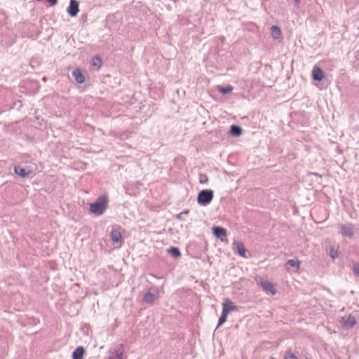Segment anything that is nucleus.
I'll return each mask as SVG.
<instances>
[{"label": "nucleus", "instance_id": "27", "mask_svg": "<svg viewBox=\"0 0 359 359\" xmlns=\"http://www.w3.org/2000/svg\"><path fill=\"white\" fill-rule=\"evenodd\" d=\"M285 359H299L294 353L288 351L285 354Z\"/></svg>", "mask_w": 359, "mask_h": 359}, {"label": "nucleus", "instance_id": "20", "mask_svg": "<svg viewBox=\"0 0 359 359\" xmlns=\"http://www.w3.org/2000/svg\"><path fill=\"white\" fill-rule=\"evenodd\" d=\"M235 250V253H237L241 257L247 258L250 255V253L248 252L247 248H233Z\"/></svg>", "mask_w": 359, "mask_h": 359}, {"label": "nucleus", "instance_id": "13", "mask_svg": "<svg viewBox=\"0 0 359 359\" xmlns=\"http://www.w3.org/2000/svg\"><path fill=\"white\" fill-rule=\"evenodd\" d=\"M72 76L79 83H83L86 81L84 74L79 69H76L72 72Z\"/></svg>", "mask_w": 359, "mask_h": 359}, {"label": "nucleus", "instance_id": "5", "mask_svg": "<svg viewBox=\"0 0 359 359\" xmlns=\"http://www.w3.org/2000/svg\"><path fill=\"white\" fill-rule=\"evenodd\" d=\"M159 298L158 294V288H151L146 292L144 295L142 301L144 303L147 304L149 305H153L154 302Z\"/></svg>", "mask_w": 359, "mask_h": 359}, {"label": "nucleus", "instance_id": "21", "mask_svg": "<svg viewBox=\"0 0 359 359\" xmlns=\"http://www.w3.org/2000/svg\"><path fill=\"white\" fill-rule=\"evenodd\" d=\"M168 253L174 258H178L181 256L179 248H168L167 250Z\"/></svg>", "mask_w": 359, "mask_h": 359}, {"label": "nucleus", "instance_id": "9", "mask_svg": "<svg viewBox=\"0 0 359 359\" xmlns=\"http://www.w3.org/2000/svg\"><path fill=\"white\" fill-rule=\"evenodd\" d=\"M312 78L314 81L320 82L325 78V72L319 67L315 66L312 70Z\"/></svg>", "mask_w": 359, "mask_h": 359}, {"label": "nucleus", "instance_id": "2", "mask_svg": "<svg viewBox=\"0 0 359 359\" xmlns=\"http://www.w3.org/2000/svg\"><path fill=\"white\" fill-rule=\"evenodd\" d=\"M214 198V191L212 189H203L199 191L197 196V203L200 205H209Z\"/></svg>", "mask_w": 359, "mask_h": 359}, {"label": "nucleus", "instance_id": "33", "mask_svg": "<svg viewBox=\"0 0 359 359\" xmlns=\"http://www.w3.org/2000/svg\"><path fill=\"white\" fill-rule=\"evenodd\" d=\"M311 175L319 176V175L318 173H316V172H312Z\"/></svg>", "mask_w": 359, "mask_h": 359}, {"label": "nucleus", "instance_id": "26", "mask_svg": "<svg viewBox=\"0 0 359 359\" xmlns=\"http://www.w3.org/2000/svg\"><path fill=\"white\" fill-rule=\"evenodd\" d=\"M92 65L95 66V67H97V69L100 68V67L101 66V60H100V58L99 57H95V59L93 61Z\"/></svg>", "mask_w": 359, "mask_h": 359}, {"label": "nucleus", "instance_id": "29", "mask_svg": "<svg viewBox=\"0 0 359 359\" xmlns=\"http://www.w3.org/2000/svg\"><path fill=\"white\" fill-rule=\"evenodd\" d=\"M176 218L182 220V213L180 212L178 215H177Z\"/></svg>", "mask_w": 359, "mask_h": 359}, {"label": "nucleus", "instance_id": "17", "mask_svg": "<svg viewBox=\"0 0 359 359\" xmlns=\"http://www.w3.org/2000/svg\"><path fill=\"white\" fill-rule=\"evenodd\" d=\"M285 266H290L293 268L295 271H297L299 269V262L297 259H290L286 262Z\"/></svg>", "mask_w": 359, "mask_h": 359}, {"label": "nucleus", "instance_id": "15", "mask_svg": "<svg viewBox=\"0 0 359 359\" xmlns=\"http://www.w3.org/2000/svg\"><path fill=\"white\" fill-rule=\"evenodd\" d=\"M85 353V350L83 347L79 346L73 352L72 358L73 359H83V355Z\"/></svg>", "mask_w": 359, "mask_h": 359}, {"label": "nucleus", "instance_id": "8", "mask_svg": "<svg viewBox=\"0 0 359 359\" xmlns=\"http://www.w3.org/2000/svg\"><path fill=\"white\" fill-rule=\"evenodd\" d=\"M124 348L122 344L118 345L110 354L109 359H123Z\"/></svg>", "mask_w": 359, "mask_h": 359}, {"label": "nucleus", "instance_id": "30", "mask_svg": "<svg viewBox=\"0 0 359 359\" xmlns=\"http://www.w3.org/2000/svg\"><path fill=\"white\" fill-rule=\"evenodd\" d=\"M189 212V210H184L182 212H181V213H182V215H188Z\"/></svg>", "mask_w": 359, "mask_h": 359}, {"label": "nucleus", "instance_id": "6", "mask_svg": "<svg viewBox=\"0 0 359 359\" xmlns=\"http://www.w3.org/2000/svg\"><path fill=\"white\" fill-rule=\"evenodd\" d=\"M257 284L266 292L271 293V294H275L276 293L274 285L268 280L260 278L259 280H257Z\"/></svg>", "mask_w": 359, "mask_h": 359}, {"label": "nucleus", "instance_id": "18", "mask_svg": "<svg viewBox=\"0 0 359 359\" xmlns=\"http://www.w3.org/2000/svg\"><path fill=\"white\" fill-rule=\"evenodd\" d=\"M217 89L220 93H222L223 95H226V94L231 93L233 90V88L231 85H227L226 86H217Z\"/></svg>", "mask_w": 359, "mask_h": 359}, {"label": "nucleus", "instance_id": "10", "mask_svg": "<svg viewBox=\"0 0 359 359\" xmlns=\"http://www.w3.org/2000/svg\"><path fill=\"white\" fill-rule=\"evenodd\" d=\"M238 308L233 304V303L229 299H226L223 303L222 311L229 314L231 311H236Z\"/></svg>", "mask_w": 359, "mask_h": 359}, {"label": "nucleus", "instance_id": "25", "mask_svg": "<svg viewBox=\"0 0 359 359\" xmlns=\"http://www.w3.org/2000/svg\"><path fill=\"white\" fill-rule=\"evenodd\" d=\"M353 272L354 275L359 276V264L354 262L353 264Z\"/></svg>", "mask_w": 359, "mask_h": 359}, {"label": "nucleus", "instance_id": "14", "mask_svg": "<svg viewBox=\"0 0 359 359\" xmlns=\"http://www.w3.org/2000/svg\"><path fill=\"white\" fill-rule=\"evenodd\" d=\"M229 133L234 137H239L243 133V129L237 125H232L230 127Z\"/></svg>", "mask_w": 359, "mask_h": 359}, {"label": "nucleus", "instance_id": "19", "mask_svg": "<svg viewBox=\"0 0 359 359\" xmlns=\"http://www.w3.org/2000/svg\"><path fill=\"white\" fill-rule=\"evenodd\" d=\"M14 170L17 175L23 177L27 176L29 173V171H27L26 169L22 168L21 166H15Z\"/></svg>", "mask_w": 359, "mask_h": 359}, {"label": "nucleus", "instance_id": "22", "mask_svg": "<svg viewBox=\"0 0 359 359\" xmlns=\"http://www.w3.org/2000/svg\"><path fill=\"white\" fill-rule=\"evenodd\" d=\"M228 314L222 311V316L219 317L218 320L217 327L221 326L222 324H224L226 321Z\"/></svg>", "mask_w": 359, "mask_h": 359}, {"label": "nucleus", "instance_id": "31", "mask_svg": "<svg viewBox=\"0 0 359 359\" xmlns=\"http://www.w3.org/2000/svg\"><path fill=\"white\" fill-rule=\"evenodd\" d=\"M294 1L295 2L296 6H298L299 5L300 1L299 0H294Z\"/></svg>", "mask_w": 359, "mask_h": 359}, {"label": "nucleus", "instance_id": "12", "mask_svg": "<svg viewBox=\"0 0 359 359\" xmlns=\"http://www.w3.org/2000/svg\"><path fill=\"white\" fill-rule=\"evenodd\" d=\"M212 232L216 238L222 239L223 237L226 236V230L221 226H214L212 228Z\"/></svg>", "mask_w": 359, "mask_h": 359}, {"label": "nucleus", "instance_id": "28", "mask_svg": "<svg viewBox=\"0 0 359 359\" xmlns=\"http://www.w3.org/2000/svg\"><path fill=\"white\" fill-rule=\"evenodd\" d=\"M47 1L49 2L50 6H55L57 3V0H47Z\"/></svg>", "mask_w": 359, "mask_h": 359}, {"label": "nucleus", "instance_id": "7", "mask_svg": "<svg viewBox=\"0 0 359 359\" xmlns=\"http://www.w3.org/2000/svg\"><path fill=\"white\" fill-rule=\"evenodd\" d=\"M67 11L69 16H76L79 11V2L76 0H70V3L67 9Z\"/></svg>", "mask_w": 359, "mask_h": 359}, {"label": "nucleus", "instance_id": "16", "mask_svg": "<svg viewBox=\"0 0 359 359\" xmlns=\"http://www.w3.org/2000/svg\"><path fill=\"white\" fill-rule=\"evenodd\" d=\"M271 36L274 39H278L280 38L281 31H280V29L278 26L273 25L271 27Z\"/></svg>", "mask_w": 359, "mask_h": 359}, {"label": "nucleus", "instance_id": "32", "mask_svg": "<svg viewBox=\"0 0 359 359\" xmlns=\"http://www.w3.org/2000/svg\"><path fill=\"white\" fill-rule=\"evenodd\" d=\"M236 245V247L237 248H239V247H243V244L242 243H235Z\"/></svg>", "mask_w": 359, "mask_h": 359}, {"label": "nucleus", "instance_id": "34", "mask_svg": "<svg viewBox=\"0 0 359 359\" xmlns=\"http://www.w3.org/2000/svg\"><path fill=\"white\" fill-rule=\"evenodd\" d=\"M271 359H275V358H271Z\"/></svg>", "mask_w": 359, "mask_h": 359}, {"label": "nucleus", "instance_id": "1", "mask_svg": "<svg viewBox=\"0 0 359 359\" xmlns=\"http://www.w3.org/2000/svg\"><path fill=\"white\" fill-rule=\"evenodd\" d=\"M107 205V197L105 196H101L95 203L90 204V212L97 216L101 215L106 210Z\"/></svg>", "mask_w": 359, "mask_h": 359}, {"label": "nucleus", "instance_id": "23", "mask_svg": "<svg viewBox=\"0 0 359 359\" xmlns=\"http://www.w3.org/2000/svg\"><path fill=\"white\" fill-rule=\"evenodd\" d=\"M330 256L332 259L337 258L339 257L337 248H330Z\"/></svg>", "mask_w": 359, "mask_h": 359}, {"label": "nucleus", "instance_id": "3", "mask_svg": "<svg viewBox=\"0 0 359 359\" xmlns=\"http://www.w3.org/2000/svg\"><path fill=\"white\" fill-rule=\"evenodd\" d=\"M339 233L343 237L351 238L354 236L356 229L351 223L341 224L338 225Z\"/></svg>", "mask_w": 359, "mask_h": 359}, {"label": "nucleus", "instance_id": "24", "mask_svg": "<svg viewBox=\"0 0 359 359\" xmlns=\"http://www.w3.org/2000/svg\"><path fill=\"white\" fill-rule=\"evenodd\" d=\"M208 182V177L205 174L199 175V182L201 184H206Z\"/></svg>", "mask_w": 359, "mask_h": 359}, {"label": "nucleus", "instance_id": "11", "mask_svg": "<svg viewBox=\"0 0 359 359\" xmlns=\"http://www.w3.org/2000/svg\"><path fill=\"white\" fill-rule=\"evenodd\" d=\"M110 238L114 243H119L121 242L122 236L118 228H112V230L110 233Z\"/></svg>", "mask_w": 359, "mask_h": 359}, {"label": "nucleus", "instance_id": "4", "mask_svg": "<svg viewBox=\"0 0 359 359\" xmlns=\"http://www.w3.org/2000/svg\"><path fill=\"white\" fill-rule=\"evenodd\" d=\"M338 322L343 330H348L356 324L357 320L353 315L349 314L348 316L340 317Z\"/></svg>", "mask_w": 359, "mask_h": 359}]
</instances>
